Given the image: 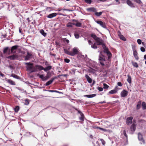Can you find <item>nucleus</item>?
Wrapping results in <instances>:
<instances>
[{"instance_id":"28","label":"nucleus","mask_w":146,"mask_h":146,"mask_svg":"<svg viewBox=\"0 0 146 146\" xmlns=\"http://www.w3.org/2000/svg\"><path fill=\"white\" fill-rule=\"evenodd\" d=\"M16 58L15 55H13L12 56H8L7 58L11 60H14Z\"/></svg>"},{"instance_id":"17","label":"nucleus","mask_w":146,"mask_h":146,"mask_svg":"<svg viewBox=\"0 0 146 146\" xmlns=\"http://www.w3.org/2000/svg\"><path fill=\"white\" fill-rule=\"evenodd\" d=\"M127 4L131 7H134L133 4L129 0H127L126 1Z\"/></svg>"},{"instance_id":"45","label":"nucleus","mask_w":146,"mask_h":146,"mask_svg":"<svg viewBox=\"0 0 146 146\" xmlns=\"http://www.w3.org/2000/svg\"><path fill=\"white\" fill-rule=\"evenodd\" d=\"M56 78V77H55V78H52L51 79L48 81L47 82H52Z\"/></svg>"},{"instance_id":"18","label":"nucleus","mask_w":146,"mask_h":146,"mask_svg":"<svg viewBox=\"0 0 146 146\" xmlns=\"http://www.w3.org/2000/svg\"><path fill=\"white\" fill-rule=\"evenodd\" d=\"M102 47L104 50V53H106L109 51L108 50V48L106 47L105 44H104L102 46Z\"/></svg>"},{"instance_id":"2","label":"nucleus","mask_w":146,"mask_h":146,"mask_svg":"<svg viewBox=\"0 0 146 146\" xmlns=\"http://www.w3.org/2000/svg\"><path fill=\"white\" fill-rule=\"evenodd\" d=\"M99 60L100 61V64L102 66H106L107 67L110 66V62H106L105 59L102 57L100 55L99 56Z\"/></svg>"},{"instance_id":"42","label":"nucleus","mask_w":146,"mask_h":146,"mask_svg":"<svg viewBox=\"0 0 146 146\" xmlns=\"http://www.w3.org/2000/svg\"><path fill=\"white\" fill-rule=\"evenodd\" d=\"M64 61L66 63H68L70 62V60L67 58H65L64 59Z\"/></svg>"},{"instance_id":"39","label":"nucleus","mask_w":146,"mask_h":146,"mask_svg":"<svg viewBox=\"0 0 146 146\" xmlns=\"http://www.w3.org/2000/svg\"><path fill=\"white\" fill-rule=\"evenodd\" d=\"M100 140L101 141L102 145H105L106 142L103 139H100Z\"/></svg>"},{"instance_id":"3","label":"nucleus","mask_w":146,"mask_h":146,"mask_svg":"<svg viewBox=\"0 0 146 146\" xmlns=\"http://www.w3.org/2000/svg\"><path fill=\"white\" fill-rule=\"evenodd\" d=\"M25 64L26 65V68L27 71L31 72H36V69H35V66H33V64L30 63H25Z\"/></svg>"},{"instance_id":"22","label":"nucleus","mask_w":146,"mask_h":146,"mask_svg":"<svg viewBox=\"0 0 146 146\" xmlns=\"http://www.w3.org/2000/svg\"><path fill=\"white\" fill-rule=\"evenodd\" d=\"M141 101H139L138 102V104H137V106H136L137 109L139 110L140 108L141 107Z\"/></svg>"},{"instance_id":"60","label":"nucleus","mask_w":146,"mask_h":146,"mask_svg":"<svg viewBox=\"0 0 146 146\" xmlns=\"http://www.w3.org/2000/svg\"><path fill=\"white\" fill-rule=\"evenodd\" d=\"M117 85L118 86H122L121 83H117Z\"/></svg>"},{"instance_id":"27","label":"nucleus","mask_w":146,"mask_h":146,"mask_svg":"<svg viewBox=\"0 0 146 146\" xmlns=\"http://www.w3.org/2000/svg\"><path fill=\"white\" fill-rule=\"evenodd\" d=\"M106 53L108 56V60L109 61V59L111 57L112 54L110 51Z\"/></svg>"},{"instance_id":"54","label":"nucleus","mask_w":146,"mask_h":146,"mask_svg":"<svg viewBox=\"0 0 146 146\" xmlns=\"http://www.w3.org/2000/svg\"><path fill=\"white\" fill-rule=\"evenodd\" d=\"M12 76L15 78H18V76L16 75L13 74L12 75Z\"/></svg>"},{"instance_id":"14","label":"nucleus","mask_w":146,"mask_h":146,"mask_svg":"<svg viewBox=\"0 0 146 146\" xmlns=\"http://www.w3.org/2000/svg\"><path fill=\"white\" fill-rule=\"evenodd\" d=\"M18 47V46L15 45L13 46L11 49V52L12 53H14L15 52L16 50Z\"/></svg>"},{"instance_id":"25","label":"nucleus","mask_w":146,"mask_h":146,"mask_svg":"<svg viewBox=\"0 0 146 146\" xmlns=\"http://www.w3.org/2000/svg\"><path fill=\"white\" fill-rule=\"evenodd\" d=\"M31 54L29 53H28L27 55L25 57V60H27L29 59L31 57Z\"/></svg>"},{"instance_id":"51","label":"nucleus","mask_w":146,"mask_h":146,"mask_svg":"<svg viewBox=\"0 0 146 146\" xmlns=\"http://www.w3.org/2000/svg\"><path fill=\"white\" fill-rule=\"evenodd\" d=\"M25 104L28 105L29 104V102L27 100H26L25 101Z\"/></svg>"},{"instance_id":"44","label":"nucleus","mask_w":146,"mask_h":146,"mask_svg":"<svg viewBox=\"0 0 146 146\" xmlns=\"http://www.w3.org/2000/svg\"><path fill=\"white\" fill-rule=\"evenodd\" d=\"M101 130H102L105 132H110V130H109V129H108V130H107V129H104V128H101Z\"/></svg>"},{"instance_id":"61","label":"nucleus","mask_w":146,"mask_h":146,"mask_svg":"<svg viewBox=\"0 0 146 146\" xmlns=\"http://www.w3.org/2000/svg\"><path fill=\"white\" fill-rule=\"evenodd\" d=\"M55 44L56 45L59 46V42H57L56 41L55 42Z\"/></svg>"},{"instance_id":"57","label":"nucleus","mask_w":146,"mask_h":146,"mask_svg":"<svg viewBox=\"0 0 146 146\" xmlns=\"http://www.w3.org/2000/svg\"><path fill=\"white\" fill-rule=\"evenodd\" d=\"M106 103V102L105 101H102V102H100L99 103V104H104V103Z\"/></svg>"},{"instance_id":"35","label":"nucleus","mask_w":146,"mask_h":146,"mask_svg":"<svg viewBox=\"0 0 146 146\" xmlns=\"http://www.w3.org/2000/svg\"><path fill=\"white\" fill-rule=\"evenodd\" d=\"M85 2L87 4H90L91 3L92 1L91 0H86Z\"/></svg>"},{"instance_id":"62","label":"nucleus","mask_w":146,"mask_h":146,"mask_svg":"<svg viewBox=\"0 0 146 146\" xmlns=\"http://www.w3.org/2000/svg\"><path fill=\"white\" fill-rule=\"evenodd\" d=\"M63 10H64V11H71V10H69V9H64Z\"/></svg>"},{"instance_id":"53","label":"nucleus","mask_w":146,"mask_h":146,"mask_svg":"<svg viewBox=\"0 0 146 146\" xmlns=\"http://www.w3.org/2000/svg\"><path fill=\"white\" fill-rule=\"evenodd\" d=\"M123 134L124 135H125L126 137H127V135L126 133V131L125 130L123 131Z\"/></svg>"},{"instance_id":"5","label":"nucleus","mask_w":146,"mask_h":146,"mask_svg":"<svg viewBox=\"0 0 146 146\" xmlns=\"http://www.w3.org/2000/svg\"><path fill=\"white\" fill-rule=\"evenodd\" d=\"M133 119L132 117H130L127 118L126 121V123L127 125H129L132 123V120Z\"/></svg>"},{"instance_id":"23","label":"nucleus","mask_w":146,"mask_h":146,"mask_svg":"<svg viewBox=\"0 0 146 146\" xmlns=\"http://www.w3.org/2000/svg\"><path fill=\"white\" fill-rule=\"evenodd\" d=\"M142 109L143 110H146V104L145 102H143L142 104Z\"/></svg>"},{"instance_id":"48","label":"nucleus","mask_w":146,"mask_h":146,"mask_svg":"<svg viewBox=\"0 0 146 146\" xmlns=\"http://www.w3.org/2000/svg\"><path fill=\"white\" fill-rule=\"evenodd\" d=\"M80 119L82 121H84V116L83 115H81V117H80Z\"/></svg>"},{"instance_id":"10","label":"nucleus","mask_w":146,"mask_h":146,"mask_svg":"<svg viewBox=\"0 0 146 146\" xmlns=\"http://www.w3.org/2000/svg\"><path fill=\"white\" fill-rule=\"evenodd\" d=\"M118 87L117 86H116L114 90H111L108 93L110 94H113L116 93L118 90Z\"/></svg>"},{"instance_id":"58","label":"nucleus","mask_w":146,"mask_h":146,"mask_svg":"<svg viewBox=\"0 0 146 146\" xmlns=\"http://www.w3.org/2000/svg\"><path fill=\"white\" fill-rule=\"evenodd\" d=\"M44 77V75H41L40 76V77L42 79V80H43V78Z\"/></svg>"},{"instance_id":"29","label":"nucleus","mask_w":146,"mask_h":146,"mask_svg":"<svg viewBox=\"0 0 146 146\" xmlns=\"http://www.w3.org/2000/svg\"><path fill=\"white\" fill-rule=\"evenodd\" d=\"M40 33L44 36H46V33H44V31L43 30L41 29L40 30Z\"/></svg>"},{"instance_id":"1","label":"nucleus","mask_w":146,"mask_h":146,"mask_svg":"<svg viewBox=\"0 0 146 146\" xmlns=\"http://www.w3.org/2000/svg\"><path fill=\"white\" fill-rule=\"evenodd\" d=\"M48 63L46 61V73H47V75H46V80L50 78L53 74V71H49L52 68V66L49 65Z\"/></svg>"},{"instance_id":"38","label":"nucleus","mask_w":146,"mask_h":146,"mask_svg":"<svg viewBox=\"0 0 146 146\" xmlns=\"http://www.w3.org/2000/svg\"><path fill=\"white\" fill-rule=\"evenodd\" d=\"M72 23H68L67 24V26L68 27H72Z\"/></svg>"},{"instance_id":"11","label":"nucleus","mask_w":146,"mask_h":146,"mask_svg":"<svg viewBox=\"0 0 146 146\" xmlns=\"http://www.w3.org/2000/svg\"><path fill=\"white\" fill-rule=\"evenodd\" d=\"M117 34L119 36L120 39L124 41L126 40V38L123 36L121 34V33L120 31H118L117 32Z\"/></svg>"},{"instance_id":"13","label":"nucleus","mask_w":146,"mask_h":146,"mask_svg":"<svg viewBox=\"0 0 146 146\" xmlns=\"http://www.w3.org/2000/svg\"><path fill=\"white\" fill-rule=\"evenodd\" d=\"M72 22H76V23H74V25H75L76 27H80L81 26L82 24L78 22V20H76L75 19H73L72 20Z\"/></svg>"},{"instance_id":"7","label":"nucleus","mask_w":146,"mask_h":146,"mask_svg":"<svg viewBox=\"0 0 146 146\" xmlns=\"http://www.w3.org/2000/svg\"><path fill=\"white\" fill-rule=\"evenodd\" d=\"M96 41L97 43V45H102L103 46V45L105 44L104 43V41L99 37L96 40Z\"/></svg>"},{"instance_id":"55","label":"nucleus","mask_w":146,"mask_h":146,"mask_svg":"<svg viewBox=\"0 0 146 146\" xmlns=\"http://www.w3.org/2000/svg\"><path fill=\"white\" fill-rule=\"evenodd\" d=\"M0 75L3 78L5 76L3 74H2L0 71Z\"/></svg>"},{"instance_id":"20","label":"nucleus","mask_w":146,"mask_h":146,"mask_svg":"<svg viewBox=\"0 0 146 146\" xmlns=\"http://www.w3.org/2000/svg\"><path fill=\"white\" fill-rule=\"evenodd\" d=\"M57 15V14L56 13H53L50 14L47 16V17L49 18H51L54 17H55Z\"/></svg>"},{"instance_id":"12","label":"nucleus","mask_w":146,"mask_h":146,"mask_svg":"<svg viewBox=\"0 0 146 146\" xmlns=\"http://www.w3.org/2000/svg\"><path fill=\"white\" fill-rule=\"evenodd\" d=\"M138 139L139 140L141 141L143 143H145V141L143 138L142 135L140 133H139L138 134Z\"/></svg>"},{"instance_id":"36","label":"nucleus","mask_w":146,"mask_h":146,"mask_svg":"<svg viewBox=\"0 0 146 146\" xmlns=\"http://www.w3.org/2000/svg\"><path fill=\"white\" fill-rule=\"evenodd\" d=\"M46 91H48L49 92H57L58 93H60V92L59 91H57V90H46Z\"/></svg>"},{"instance_id":"50","label":"nucleus","mask_w":146,"mask_h":146,"mask_svg":"<svg viewBox=\"0 0 146 146\" xmlns=\"http://www.w3.org/2000/svg\"><path fill=\"white\" fill-rule=\"evenodd\" d=\"M84 97H87L88 98H91L90 95H85L84 96Z\"/></svg>"},{"instance_id":"34","label":"nucleus","mask_w":146,"mask_h":146,"mask_svg":"<svg viewBox=\"0 0 146 146\" xmlns=\"http://www.w3.org/2000/svg\"><path fill=\"white\" fill-rule=\"evenodd\" d=\"M74 36L76 38H79V35L78 34L77 32H75L74 33Z\"/></svg>"},{"instance_id":"56","label":"nucleus","mask_w":146,"mask_h":146,"mask_svg":"<svg viewBox=\"0 0 146 146\" xmlns=\"http://www.w3.org/2000/svg\"><path fill=\"white\" fill-rule=\"evenodd\" d=\"M90 95H91V98L94 97L96 96V95L95 94H91Z\"/></svg>"},{"instance_id":"32","label":"nucleus","mask_w":146,"mask_h":146,"mask_svg":"<svg viewBox=\"0 0 146 146\" xmlns=\"http://www.w3.org/2000/svg\"><path fill=\"white\" fill-rule=\"evenodd\" d=\"M127 77L128 78L127 79V81L128 82H131V77L129 75H127Z\"/></svg>"},{"instance_id":"6","label":"nucleus","mask_w":146,"mask_h":146,"mask_svg":"<svg viewBox=\"0 0 146 146\" xmlns=\"http://www.w3.org/2000/svg\"><path fill=\"white\" fill-rule=\"evenodd\" d=\"M78 49L76 48H74L72 49V51H71V56H74L75 55L77 54H78Z\"/></svg>"},{"instance_id":"33","label":"nucleus","mask_w":146,"mask_h":146,"mask_svg":"<svg viewBox=\"0 0 146 146\" xmlns=\"http://www.w3.org/2000/svg\"><path fill=\"white\" fill-rule=\"evenodd\" d=\"M91 47L92 48H94V49H96L97 48V47L96 43H94L93 44V45H92Z\"/></svg>"},{"instance_id":"9","label":"nucleus","mask_w":146,"mask_h":146,"mask_svg":"<svg viewBox=\"0 0 146 146\" xmlns=\"http://www.w3.org/2000/svg\"><path fill=\"white\" fill-rule=\"evenodd\" d=\"M128 93V91L124 90L121 92V97H125L127 96Z\"/></svg>"},{"instance_id":"37","label":"nucleus","mask_w":146,"mask_h":146,"mask_svg":"<svg viewBox=\"0 0 146 146\" xmlns=\"http://www.w3.org/2000/svg\"><path fill=\"white\" fill-rule=\"evenodd\" d=\"M65 53L66 54H68V55L71 56V51H69L67 50H65Z\"/></svg>"},{"instance_id":"16","label":"nucleus","mask_w":146,"mask_h":146,"mask_svg":"<svg viewBox=\"0 0 146 146\" xmlns=\"http://www.w3.org/2000/svg\"><path fill=\"white\" fill-rule=\"evenodd\" d=\"M87 10L90 12H95L96 11V8L94 7H91L87 9Z\"/></svg>"},{"instance_id":"46","label":"nucleus","mask_w":146,"mask_h":146,"mask_svg":"<svg viewBox=\"0 0 146 146\" xmlns=\"http://www.w3.org/2000/svg\"><path fill=\"white\" fill-rule=\"evenodd\" d=\"M140 50H141L142 52H144L145 51V49L143 47H142L141 48Z\"/></svg>"},{"instance_id":"4","label":"nucleus","mask_w":146,"mask_h":146,"mask_svg":"<svg viewBox=\"0 0 146 146\" xmlns=\"http://www.w3.org/2000/svg\"><path fill=\"white\" fill-rule=\"evenodd\" d=\"M132 46V49L133 52V55L135 59L138 60H139V58L138 56V53L136 50L135 49V46Z\"/></svg>"},{"instance_id":"24","label":"nucleus","mask_w":146,"mask_h":146,"mask_svg":"<svg viewBox=\"0 0 146 146\" xmlns=\"http://www.w3.org/2000/svg\"><path fill=\"white\" fill-rule=\"evenodd\" d=\"M91 37L93 38L95 40L98 38L96 35L94 34H91Z\"/></svg>"},{"instance_id":"63","label":"nucleus","mask_w":146,"mask_h":146,"mask_svg":"<svg viewBox=\"0 0 146 146\" xmlns=\"http://www.w3.org/2000/svg\"><path fill=\"white\" fill-rule=\"evenodd\" d=\"M65 41L67 43H68L69 42V41L67 39H66L65 40Z\"/></svg>"},{"instance_id":"15","label":"nucleus","mask_w":146,"mask_h":146,"mask_svg":"<svg viewBox=\"0 0 146 146\" xmlns=\"http://www.w3.org/2000/svg\"><path fill=\"white\" fill-rule=\"evenodd\" d=\"M96 22L100 24L102 27L105 28L106 27V25L105 23H104L103 22L101 21H96Z\"/></svg>"},{"instance_id":"30","label":"nucleus","mask_w":146,"mask_h":146,"mask_svg":"<svg viewBox=\"0 0 146 146\" xmlns=\"http://www.w3.org/2000/svg\"><path fill=\"white\" fill-rule=\"evenodd\" d=\"M102 14V12H95V15L96 16H100Z\"/></svg>"},{"instance_id":"43","label":"nucleus","mask_w":146,"mask_h":146,"mask_svg":"<svg viewBox=\"0 0 146 146\" xmlns=\"http://www.w3.org/2000/svg\"><path fill=\"white\" fill-rule=\"evenodd\" d=\"M103 88L100 87H98L97 88V89L100 92L102 91L103 90Z\"/></svg>"},{"instance_id":"21","label":"nucleus","mask_w":146,"mask_h":146,"mask_svg":"<svg viewBox=\"0 0 146 146\" xmlns=\"http://www.w3.org/2000/svg\"><path fill=\"white\" fill-rule=\"evenodd\" d=\"M85 77L88 82H92V79L87 74H86Z\"/></svg>"},{"instance_id":"49","label":"nucleus","mask_w":146,"mask_h":146,"mask_svg":"<svg viewBox=\"0 0 146 146\" xmlns=\"http://www.w3.org/2000/svg\"><path fill=\"white\" fill-rule=\"evenodd\" d=\"M8 49V47H7L5 48L3 50V52L4 53H5L7 52V50Z\"/></svg>"},{"instance_id":"64","label":"nucleus","mask_w":146,"mask_h":146,"mask_svg":"<svg viewBox=\"0 0 146 146\" xmlns=\"http://www.w3.org/2000/svg\"><path fill=\"white\" fill-rule=\"evenodd\" d=\"M144 58L146 60V54L144 55Z\"/></svg>"},{"instance_id":"31","label":"nucleus","mask_w":146,"mask_h":146,"mask_svg":"<svg viewBox=\"0 0 146 146\" xmlns=\"http://www.w3.org/2000/svg\"><path fill=\"white\" fill-rule=\"evenodd\" d=\"M103 88L105 89H108L109 87V86L105 83H104L103 84Z\"/></svg>"},{"instance_id":"59","label":"nucleus","mask_w":146,"mask_h":146,"mask_svg":"<svg viewBox=\"0 0 146 146\" xmlns=\"http://www.w3.org/2000/svg\"><path fill=\"white\" fill-rule=\"evenodd\" d=\"M88 42L89 44H91L92 43V42L90 40H89Z\"/></svg>"},{"instance_id":"41","label":"nucleus","mask_w":146,"mask_h":146,"mask_svg":"<svg viewBox=\"0 0 146 146\" xmlns=\"http://www.w3.org/2000/svg\"><path fill=\"white\" fill-rule=\"evenodd\" d=\"M15 111L16 112H17L19 110V106H17L15 108Z\"/></svg>"},{"instance_id":"8","label":"nucleus","mask_w":146,"mask_h":146,"mask_svg":"<svg viewBox=\"0 0 146 146\" xmlns=\"http://www.w3.org/2000/svg\"><path fill=\"white\" fill-rule=\"evenodd\" d=\"M35 69H36V72L38 70H40L44 69V71H46V69L44 68L42 66L40 65H36L35 66Z\"/></svg>"},{"instance_id":"47","label":"nucleus","mask_w":146,"mask_h":146,"mask_svg":"<svg viewBox=\"0 0 146 146\" xmlns=\"http://www.w3.org/2000/svg\"><path fill=\"white\" fill-rule=\"evenodd\" d=\"M137 42L139 44H140L142 42L141 40L140 39H138L137 40Z\"/></svg>"},{"instance_id":"26","label":"nucleus","mask_w":146,"mask_h":146,"mask_svg":"<svg viewBox=\"0 0 146 146\" xmlns=\"http://www.w3.org/2000/svg\"><path fill=\"white\" fill-rule=\"evenodd\" d=\"M106 53L108 56V60L109 61V59L111 57L112 54L110 51Z\"/></svg>"},{"instance_id":"52","label":"nucleus","mask_w":146,"mask_h":146,"mask_svg":"<svg viewBox=\"0 0 146 146\" xmlns=\"http://www.w3.org/2000/svg\"><path fill=\"white\" fill-rule=\"evenodd\" d=\"M94 128L95 129H100V130H101V128H102L101 127H98V126H97V127L95 126V127H94Z\"/></svg>"},{"instance_id":"19","label":"nucleus","mask_w":146,"mask_h":146,"mask_svg":"<svg viewBox=\"0 0 146 146\" xmlns=\"http://www.w3.org/2000/svg\"><path fill=\"white\" fill-rule=\"evenodd\" d=\"M136 128V125L135 123H133L131 127V131H135Z\"/></svg>"},{"instance_id":"40","label":"nucleus","mask_w":146,"mask_h":146,"mask_svg":"<svg viewBox=\"0 0 146 146\" xmlns=\"http://www.w3.org/2000/svg\"><path fill=\"white\" fill-rule=\"evenodd\" d=\"M133 65L136 68L138 67V66L136 62H133L132 63Z\"/></svg>"}]
</instances>
